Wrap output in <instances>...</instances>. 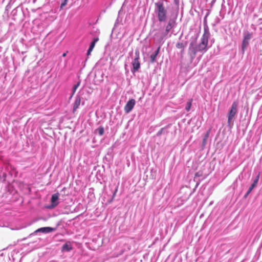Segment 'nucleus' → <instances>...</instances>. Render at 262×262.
Masks as SVG:
<instances>
[{
    "label": "nucleus",
    "instance_id": "nucleus-13",
    "mask_svg": "<svg viewBox=\"0 0 262 262\" xmlns=\"http://www.w3.org/2000/svg\"><path fill=\"white\" fill-rule=\"evenodd\" d=\"M210 132V129H209V130H208L207 132V133H206V134L205 135V136L204 137V138L203 139V142H202V146L203 147L205 146V145H206L207 141L209 136Z\"/></svg>",
    "mask_w": 262,
    "mask_h": 262
},
{
    "label": "nucleus",
    "instance_id": "nucleus-20",
    "mask_svg": "<svg viewBox=\"0 0 262 262\" xmlns=\"http://www.w3.org/2000/svg\"><path fill=\"white\" fill-rule=\"evenodd\" d=\"M175 20L174 19H170L167 25L172 27V28L174 26Z\"/></svg>",
    "mask_w": 262,
    "mask_h": 262
},
{
    "label": "nucleus",
    "instance_id": "nucleus-18",
    "mask_svg": "<svg viewBox=\"0 0 262 262\" xmlns=\"http://www.w3.org/2000/svg\"><path fill=\"white\" fill-rule=\"evenodd\" d=\"M157 56L154 53H152L150 56V62L154 63L156 60Z\"/></svg>",
    "mask_w": 262,
    "mask_h": 262
},
{
    "label": "nucleus",
    "instance_id": "nucleus-12",
    "mask_svg": "<svg viewBox=\"0 0 262 262\" xmlns=\"http://www.w3.org/2000/svg\"><path fill=\"white\" fill-rule=\"evenodd\" d=\"M58 199V195L57 193L52 195L51 198V202L53 207H55L57 205L58 203L57 202Z\"/></svg>",
    "mask_w": 262,
    "mask_h": 262
},
{
    "label": "nucleus",
    "instance_id": "nucleus-21",
    "mask_svg": "<svg viewBox=\"0 0 262 262\" xmlns=\"http://www.w3.org/2000/svg\"><path fill=\"white\" fill-rule=\"evenodd\" d=\"M172 28V27L167 25L166 27V30L164 32L167 35L168 33L169 32V31H170V30Z\"/></svg>",
    "mask_w": 262,
    "mask_h": 262
},
{
    "label": "nucleus",
    "instance_id": "nucleus-14",
    "mask_svg": "<svg viewBox=\"0 0 262 262\" xmlns=\"http://www.w3.org/2000/svg\"><path fill=\"white\" fill-rule=\"evenodd\" d=\"M72 247L70 244L69 243H66L64 244L62 247V251H70L71 250H72Z\"/></svg>",
    "mask_w": 262,
    "mask_h": 262
},
{
    "label": "nucleus",
    "instance_id": "nucleus-28",
    "mask_svg": "<svg viewBox=\"0 0 262 262\" xmlns=\"http://www.w3.org/2000/svg\"><path fill=\"white\" fill-rule=\"evenodd\" d=\"M66 55H67L66 53H64L62 54V56H63V57H66Z\"/></svg>",
    "mask_w": 262,
    "mask_h": 262
},
{
    "label": "nucleus",
    "instance_id": "nucleus-11",
    "mask_svg": "<svg viewBox=\"0 0 262 262\" xmlns=\"http://www.w3.org/2000/svg\"><path fill=\"white\" fill-rule=\"evenodd\" d=\"M259 178V174H258L255 179L253 182L252 184L251 185L250 187H249V192H251L252 191V190L257 186Z\"/></svg>",
    "mask_w": 262,
    "mask_h": 262
},
{
    "label": "nucleus",
    "instance_id": "nucleus-17",
    "mask_svg": "<svg viewBox=\"0 0 262 262\" xmlns=\"http://www.w3.org/2000/svg\"><path fill=\"white\" fill-rule=\"evenodd\" d=\"M192 99H190L187 103V106L186 107L185 109L188 112L189 111V110H190V109L191 108V105H192Z\"/></svg>",
    "mask_w": 262,
    "mask_h": 262
},
{
    "label": "nucleus",
    "instance_id": "nucleus-2",
    "mask_svg": "<svg viewBox=\"0 0 262 262\" xmlns=\"http://www.w3.org/2000/svg\"><path fill=\"white\" fill-rule=\"evenodd\" d=\"M156 6V12L159 21H165L167 19V10L165 8L164 4L162 2L155 3Z\"/></svg>",
    "mask_w": 262,
    "mask_h": 262
},
{
    "label": "nucleus",
    "instance_id": "nucleus-22",
    "mask_svg": "<svg viewBox=\"0 0 262 262\" xmlns=\"http://www.w3.org/2000/svg\"><path fill=\"white\" fill-rule=\"evenodd\" d=\"M68 0H63L62 2L61 5H60V8L62 9L63 7H64L68 3Z\"/></svg>",
    "mask_w": 262,
    "mask_h": 262
},
{
    "label": "nucleus",
    "instance_id": "nucleus-25",
    "mask_svg": "<svg viewBox=\"0 0 262 262\" xmlns=\"http://www.w3.org/2000/svg\"><path fill=\"white\" fill-rule=\"evenodd\" d=\"M117 191H118V187H117V188H116V189H115V190L114 192V193H113V196H112V199H113V200L115 198V196H116V193H117Z\"/></svg>",
    "mask_w": 262,
    "mask_h": 262
},
{
    "label": "nucleus",
    "instance_id": "nucleus-4",
    "mask_svg": "<svg viewBox=\"0 0 262 262\" xmlns=\"http://www.w3.org/2000/svg\"><path fill=\"white\" fill-rule=\"evenodd\" d=\"M140 59V52L139 50H137L135 51V57L132 62L133 69L132 71L135 72L137 71L140 68V63L139 61Z\"/></svg>",
    "mask_w": 262,
    "mask_h": 262
},
{
    "label": "nucleus",
    "instance_id": "nucleus-10",
    "mask_svg": "<svg viewBox=\"0 0 262 262\" xmlns=\"http://www.w3.org/2000/svg\"><path fill=\"white\" fill-rule=\"evenodd\" d=\"M81 102V98L80 96H77L76 97L75 102L73 105V112L74 113L76 112L77 109L79 107Z\"/></svg>",
    "mask_w": 262,
    "mask_h": 262
},
{
    "label": "nucleus",
    "instance_id": "nucleus-26",
    "mask_svg": "<svg viewBox=\"0 0 262 262\" xmlns=\"http://www.w3.org/2000/svg\"><path fill=\"white\" fill-rule=\"evenodd\" d=\"M201 175L199 173V172H196L195 174V177H200Z\"/></svg>",
    "mask_w": 262,
    "mask_h": 262
},
{
    "label": "nucleus",
    "instance_id": "nucleus-8",
    "mask_svg": "<svg viewBox=\"0 0 262 262\" xmlns=\"http://www.w3.org/2000/svg\"><path fill=\"white\" fill-rule=\"evenodd\" d=\"M55 230H56L55 228H52V227H42V228H40L37 229L34 232V233H37V232L47 233L52 232L55 231Z\"/></svg>",
    "mask_w": 262,
    "mask_h": 262
},
{
    "label": "nucleus",
    "instance_id": "nucleus-15",
    "mask_svg": "<svg viewBox=\"0 0 262 262\" xmlns=\"http://www.w3.org/2000/svg\"><path fill=\"white\" fill-rule=\"evenodd\" d=\"M80 82H78L76 84H75L74 86H73V92H72V94L70 97V98H71L73 95H74L77 89L79 86L80 85Z\"/></svg>",
    "mask_w": 262,
    "mask_h": 262
},
{
    "label": "nucleus",
    "instance_id": "nucleus-3",
    "mask_svg": "<svg viewBox=\"0 0 262 262\" xmlns=\"http://www.w3.org/2000/svg\"><path fill=\"white\" fill-rule=\"evenodd\" d=\"M237 106L238 103L237 101L233 102L230 110L229 111L228 114V123L230 124L232 119L237 114Z\"/></svg>",
    "mask_w": 262,
    "mask_h": 262
},
{
    "label": "nucleus",
    "instance_id": "nucleus-6",
    "mask_svg": "<svg viewBox=\"0 0 262 262\" xmlns=\"http://www.w3.org/2000/svg\"><path fill=\"white\" fill-rule=\"evenodd\" d=\"M251 35L249 33H248L246 35H245L242 45V50L243 53L245 52V51L247 47L249 45V40L251 39Z\"/></svg>",
    "mask_w": 262,
    "mask_h": 262
},
{
    "label": "nucleus",
    "instance_id": "nucleus-24",
    "mask_svg": "<svg viewBox=\"0 0 262 262\" xmlns=\"http://www.w3.org/2000/svg\"><path fill=\"white\" fill-rule=\"evenodd\" d=\"M160 48H161V47L159 46L158 48V49H157V50L154 53L156 56H157L158 55V54L159 53Z\"/></svg>",
    "mask_w": 262,
    "mask_h": 262
},
{
    "label": "nucleus",
    "instance_id": "nucleus-27",
    "mask_svg": "<svg viewBox=\"0 0 262 262\" xmlns=\"http://www.w3.org/2000/svg\"><path fill=\"white\" fill-rule=\"evenodd\" d=\"M250 193V192H249V190H248V191L247 192L246 194H245V197L246 198L249 195V194Z\"/></svg>",
    "mask_w": 262,
    "mask_h": 262
},
{
    "label": "nucleus",
    "instance_id": "nucleus-16",
    "mask_svg": "<svg viewBox=\"0 0 262 262\" xmlns=\"http://www.w3.org/2000/svg\"><path fill=\"white\" fill-rule=\"evenodd\" d=\"M185 46L186 45H184L182 42H179L176 44V47L178 49H182L183 51H184Z\"/></svg>",
    "mask_w": 262,
    "mask_h": 262
},
{
    "label": "nucleus",
    "instance_id": "nucleus-9",
    "mask_svg": "<svg viewBox=\"0 0 262 262\" xmlns=\"http://www.w3.org/2000/svg\"><path fill=\"white\" fill-rule=\"evenodd\" d=\"M98 38H94L93 39V40L91 42L89 48L87 51L86 54L88 56H89L91 54L92 51H93L94 48L95 47L96 43L98 41Z\"/></svg>",
    "mask_w": 262,
    "mask_h": 262
},
{
    "label": "nucleus",
    "instance_id": "nucleus-29",
    "mask_svg": "<svg viewBox=\"0 0 262 262\" xmlns=\"http://www.w3.org/2000/svg\"><path fill=\"white\" fill-rule=\"evenodd\" d=\"M214 1H215V0H214Z\"/></svg>",
    "mask_w": 262,
    "mask_h": 262
},
{
    "label": "nucleus",
    "instance_id": "nucleus-5",
    "mask_svg": "<svg viewBox=\"0 0 262 262\" xmlns=\"http://www.w3.org/2000/svg\"><path fill=\"white\" fill-rule=\"evenodd\" d=\"M167 36V35L164 32H159L154 35V38L156 42L161 43Z\"/></svg>",
    "mask_w": 262,
    "mask_h": 262
},
{
    "label": "nucleus",
    "instance_id": "nucleus-7",
    "mask_svg": "<svg viewBox=\"0 0 262 262\" xmlns=\"http://www.w3.org/2000/svg\"><path fill=\"white\" fill-rule=\"evenodd\" d=\"M136 103V101L134 99H130L124 106V111L126 113H129L134 108Z\"/></svg>",
    "mask_w": 262,
    "mask_h": 262
},
{
    "label": "nucleus",
    "instance_id": "nucleus-23",
    "mask_svg": "<svg viewBox=\"0 0 262 262\" xmlns=\"http://www.w3.org/2000/svg\"><path fill=\"white\" fill-rule=\"evenodd\" d=\"M164 128H162L157 134V135L158 136H160V135H161L163 133V131H164Z\"/></svg>",
    "mask_w": 262,
    "mask_h": 262
},
{
    "label": "nucleus",
    "instance_id": "nucleus-1",
    "mask_svg": "<svg viewBox=\"0 0 262 262\" xmlns=\"http://www.w3.org/2000/svg\"><path fill=\"white\" fill-rule=\"evenodd\" d=\"M209 37V33L205 31L201 38V42L197 46H195L196 38L194 39L193 40L190 42L189 47V52L192 57L195 56L198 51L201 52L203 51H206L207 50Z\"/></svg>",
    "mask_w": 262,
    "mask_h": 262
},
{
    "label": "nucleus",
    "instance_id": "nucleus-19",
    "mask_svg": "<svg viewBox=\"0 0 262 262\" xmlns=\"http://www.w3.org/2000/svg\"><path fill=\"white\" fill-rule=\"evenodd\" d=\"M97 130L100 136H102L104 134V128L102 126L99 127Z\"/></svg>",
    "mask_w": 262,
    "mask_h": 262
}]
</instances>
